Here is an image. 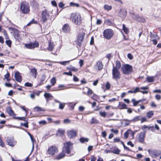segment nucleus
<instances>
[{"label": "nucleus", "mask_w": 161, "mask_h": 161, "mask_svg": "<svg viewBox=\"0 0 161 161\" xmlns=\"http://www.w3.org/2000/svg\"><path fill=\"white\" fill-rule=\"evenodd\" d=\"M73 144L70 142L69 141L64 143V146L62 148V150L65 153L69 154L73 148Z\"/></svg>", "instance_id": "1"}, {"label": "nucleus", "mask_w": 161, "mask_h": 161, "mask_svg": "<svg viewBox=\"0 0 161 161\" xmlns=\"http://www.w3.org/2000/svg\"><path fill=\"white\" fill-rule=\"evenodd\" d=\"M121 70L123 74L129 75L133 71L132 67L130 64H125L123 65Z\"/></svg>", "instance_id": "2"}, {"label": "nucleus", "mask_w": 161, "mask_h": 161, "mask_svg": "<svg viewBox=\"0 0 161 161\" xmlns=\"http://www.w3.org/2000/svg\"><path fill=\"white\" fill-rule=\"evenodd\" d=\"M85 34H86L85 32H80L78 34L77 36L75 42L77 45L80 47L81 46L82 43L83 41Z\"/></svg>", "instance_id": "3"}, {"label": "nucleus", "mask_w": 161, "mask_h": 161, "mask_svg": "<svg viewBox=\"0 0 161 161\" xmlns=\"http://www.w3.org/2000/svg\"><path fill=\"white\" fill-rule=\"evenodd\" d=\"M81 16L80 14H72L71 18L73 22L76 25H80L81 23Z\"/></svg>", "instance_id": "4"}, {"label": "nucleus", "mask_w": 161, "mask_h": 161, "mask_svg": "<svg viewBox=\"0 0 161 161\" xmlns=\"http://www.w3.org/2000/svg\"><path fill=\"white\" fill-rule=\"evenodd\" d=\"M103 34L105 38L107 40H110L113 37L114 33L112 29H107L104 31Z\"/></svg>", "instance_id": "5"}, {"label": "nucleus", "mask_w": 161, "mask_h": 161, "mask_svg": "<svg viewBox=\"0 0 161 161\" xmlns=\"http://www.w3.org/2000/svg\"><path fill=\"white\" fill-rule=\"evenodd\" d=\"M20 10L24 14L28 13L30 11L29 4L26 2H24L21 3Z\"/></svg>", "instance_id": "6"}, {"label": "nucleus", "mask_w": 161, "mask_h": 161, "mask_svg": "<svg viewBox=\"0 0 161 161\" xmlns=\"http://www.w3.org/2000/svg\"><path fill=\"white\" fill-rule=\"evenodd\" d=\"M112 78L117 80L120 79L121 75L119 70L113 69L112 70Z\"/></svg>", "instance_id": "7"}, {"label": "nucleus", "mask_w": 161, "mask_h": 161, "mask_svg": "<svg viewBox=\"0 0 161 161\" xmlns=\"http://www.w3.org/2000/svg\"><path fill=\"white\" fill-rule=\"evenodd\" d=\"M78 130H77L72 129L67 131V135L70 139L74 138L77 136Z\"/></svg>", "instance_id": "8"}, {"label": "nucleus", "mask_w": 161, "mask_h": 161, "mask_svg": "<svg viewBox=\"0 0 161 161\" xmlns=\"http://www.w3.org/2000/svg\"><path fill=\"white\" fill-rule=\"evenodd\" d=\"M41 14V18L42 21L44 23L47 21L49 17V13L47 12L46 9L42 11Z\"/></svg>", "instance_id": "9"}, {"label": "nucleus", "mask_w": 161, "mask_h": 161, "mask_svg": "<svg viewBox=\"0 0 161 161\" xmlns=\"http://www.w3.org/2000/svg\"><path fill=\"white\" fill-rule=\"evenodd\" d=\"M8 144L12 147L14 146L17 143V141L14 139V137H8L7 140Z\"/></svg>", "instance_id": "10"}, {"label": "nucleus", "mask_w": 161, "mask_h": 161, "mask_svg": "<svg viewBox=\"0 0 161 161\" xmlns=\"http://www.w3.org/2000/svg\"><path fill=\"white\" fill-rule=\"evenodd\" d=\"M56 152H58V148L56 146H52L47 150L48 153L51 155H54Z\"/></svg>", "instance_id": "11"}, {"label": "nucleus", "mask_w": 161, "mask_h": 161, "mask_svg": "<svg viewBox=\"0 0 161 161\" xmlns=\"http://www.w3.org/2000/svg\"><path fill=\"white\" fill-rule=\"evenodd\" d=\"M146 132V130H144L142 132H141L139 133L138 136L139 142L141 143H143L144 142Z\"/></svg>", "instance_id": "12"}, {"label": "nucleus", "mask_w": 161, "mask_h": 161, "mask_svg": "<svg viewBox=\"0 0 161 161\" xmlns=\"http://www.w3.org/2000/svg\"><path fill=\"white\" fill-rule=\"evenodd\" d=\"M39 46V43L38 42H35L33 43H30L28 44H25V46L29 49H33Z\"/></svg>", "instance_id": "13"}, {"label": "nucleus", "mask_w": 161, "mask_h": 161, "mask_svg": "<svg viewBox=\"0 0 161 161\" xmlns=\"http://www.w3.org/2000/svg\"><path fill=\"white\" fill-rule=\"evenodd\" d=\"M119 15L121 17H125L127 15V11L125 9H120L118 13Z\"/></svg>", "instance_id": "14"}, {"label": "nucleus", "mask_w": 161, "mask_h": 161, "mask_svg": "<svg viewBox=\"0 0 161 161\" xmlns=\"http://www.w3.org/2000/svg\"><path fill=\"white\" fill-rule=\"evenodd\" d=\"M14 77L16 80L18 82H21L22 80V77L20 73L18 72H16L14 74Z\"/></svg>", "instance_id": "15"}, {"label": "nucleus", "mask_w": 161, "mask_h": 161, "mask_svg": "<svg viewBox=\"0 0 161 161\" xmlns=\"http://www.w3.org/2000/svg\"><path fill=\"white\" fill-rule=\"evenodd\" d=\"M44 96L47 102L49 100H52L53 97V96L50 93L47 92L45 93Z\"/></svg>", "instance_id": "16"}, {"label": "nucleus", "mask_w": 161, "mask_h": 161, "mask_svg": "<svg viewBox=\"0 0 161 161\" xmlns=\"http://www.w3.org/2000/svg\"><path fill=\"white\" fill-rule=\"evenodd\" d=\"M58 87L59 88V89H56L54 90H53V91H57L60 90H63L65 89H68L70 88L71 87H68L67 86H65L64 84H60L58 85Z\"/></svg>", "instance_id": "17"}, {"label": "nucleus", "mask_w": 161, "mask_h": 161, "mask_svg": "<svg viewBox=\"0 0 161 161\" xmlns=\"http://www.w3.org/2000/svg\"><path fill=\"white\" fill-rule=\"evenodd\" d=\"M62 30L64 32H69L70 31V27L69 25L67 24H64L62 28Z\"/></svg>", "instance_id": "18"}, {"label": "nucleus", "mask_w": 161, "mask_h": 161, "mask_svg": "<svg viewBox=\"0 0 161 161\" xmlns=\"http://www.w3.org/2000/svg\"><path fill=\"white\" fill-rule=\"evenodd\" d=\"M54 47V46L53 43L49 41L48 42V47L47 49L49 51H52Z\"/></svg>", "instance_id": "19"}, {"label": "nucleus", "mask_w": 161, "mask_h": 161, "mask_svg": "<svg viewBox=\"0 0 161 161\" xmlns=\"http://www.w3.org/2000/svg\"><path fill=\"white\" fill-rule=\"evenodd\" d=\"M115 66H114V64H113V68L115 69L119 70L121 67V64L119 60H117Z\"/></svg>", "instance_id": "20"}, {"label": "nucleus", "mask_w": 161, "mask_h": 161, "mask_svg": "<svg viewBox=\"0 0 161 161\" xmlns=\"http://www.w3.org/2000/svg\"><path fill=\"white\" fill-rule=\"evenodd\" d=\"M6 110L7 113L9 114L10 116H14V112L10 107H7Z\"/></svg>", "instance_id": "21"}, {"label": "nucleus", "mask_w": 161, "mask_h": 161, "mask_svg": "<svg viewBox=\"0 0 161 161\" xmlns=\"http://www.w3.org/2000/svg\"><path fill=\"white\" fill-rule=\"evenodd\" d=\"M65 153L62 151V152H60L57 156L56 159L59 160L63 158L65 156Z\"/></svg>", "instance_id": "22"}, {"label": "nucleus", "mask_w": 161, "mask_h": 161, "mask_svg": "<svg viewBox=\"0 0 161 161\" xmlns=\"http://www.w3.org/2000/svg\"><path fill=\"white\" fill-rule=\"evenodd\" d=\"M76 103H66V104L70 108V109L71 110H73L74 107L76 105Z\"/></svg>", "instance_id": "23"}, {"label": "nucleus", "mask_w": 161, "mask_h": 161, "mask_svg": "<svg viewBox=\"0 0 161 161\" xmlns=\"http://www.w3.org/2000/svg\"><path fill=\"white\" fill-rule=\"evenodd\" d=\"M154 77H155L154 76H147L146 81H147L149 83L152 82L154 81Z\"/></svg>", "instance_id": "24"}, {"label": "nucleus", "mask_w": 161, "mask_h": 161, "mask_svg": "<svg viewBox=\"0 0 161 161\" xmlns=\"http://www.w3.org/2000/svg\"><path fill=\"white\" fill-rule=\"evenodd\" d=\"M98 70H102L103 67V64L101 61H98L97 63Z\"/></svg>", "instance_id": "25"}, {"label": "nucleus", "mask_w": 161, "mask_h": 161, "mask_svg": "<svg viewBox=\"0 0 161 161\" xmlns=\"http://www.w3.org/2000/svg\"><path fill=\"white\" fill-rule=\"evenodd\" d=\"M89 139L87 138H85L84 137H81L79 139L80 142L81 143H84L85 142H87L89 141Z\"/></svg>", "instance_id": "26"}, {"label": "nucleus", "mask_w": 161, "mask_h": 161, "mask_svg": "<svg viewBox=\"0 0 161 161\" xmlns=\"http://www.w3.org/2000/svg\"><path fill=\"white\" fill-rule=\"evenodd\" d=\"M122 30L125 34H128L129 32L128 28L126 27L124 24L122 25Z\"/></svg>", "instance_id": "27"}, {"label": "nucleus", "mask_w": 161, "mask_h": 161, "mask_svg": "<svg viewBox=\"0 0 161 161\" xmlns=\"http://www.w3.org/2000/svg\"><path fill=\"white\" fill-rule=\"evenodd\" d=\"M91 124H97L99 123V122L96 119H95L94 118H92L90 122Z\"/></svg>", "instance_id": "28"}, {"label": "nucleus", "mask_w": 161, "mask_h": 161, "mask_svg": "<svg viewBox=\"0 0 161 161\" xmlns=\"http://www.w3.org/2000/svg\"><path fill=\"white\" fill-rule=\"evenodd\" d=\"M130 14H131V16L132 18L136 21L137 20V19L139 16L138 14H136L130 12Z\"/></svg>", "instance_id": "29"}, {"label": "nucleus", "mask_w": 161, "mask_h": 161, "mask_svg": "<svg viewBox=\"0 0 161 161\" xmlns=\"http://www.w3.org/2000/svg\"><path fill=\"white\" fill-rule=\"evenodd\" d=\"M120 102H119V108L120 109H125L127 108V105L125 103H123L121 105H120Z\"/></svg>", "instance_id": "30"}, {"label": "nucleus", "mask_w": 161, "mask_h": 161, "mask_svg": "<svg viewBox=\"0 0 161 161\" xmlns=\"http://www.w3.org/2000/svg\"><path fill=\"white\" fill-rule=\"evenodd\" d=\"M28 134L30 136L31 141L32 143V150H33L34 148V139L33 136L31 135V134L28 132H27Z\"/></svg>", "instance_id": "31"}, {"label": "nucleus", "mask_w": 161, "mask_h": 161, "mask_svg": "<svg viewBox=\"0 0 161 161\" xmlns=\"http://www.w3.org/2000/svg\"><path fill=\"white\" fill-rule=\"evenodd\" d=\"M50 82L52 86H54L56 83V78L55 77H53L50 80Z\"/></svg>", "instance_id": "32"}, {"label": "nucleus", "mask_w": 161, "mask_h": 161, "mask_svg": "<svg viewBox=\"0 0 161 161\" xmlns=\"http://www.w3.org/2000/svg\"><path fill=\"white\" fill-rule=\"evenodd\" d=\"M136 21L139 22H145V20L144 18L139 16Z\"/></svg>", "instance_id": "33"}, {"label": "nucleus", "mask_w": 161, "mask_h": 161, "mask_svg": "<svg viewBox=\"0 0 161 161\" xmlns=\"http://www.w3.org/2000/svg\"><path fill=\"white\" fill-rule=\"evenodd\" d=\"M148 152L149 154L152 157H155V150H151L149 149Z\"/></svg>", "instance_id": "34"}, {"label": "nucleus", "mask_w": 161, "mask_h": 161, "mask_svg": "<svg viewBox=\"0 0 161 161\" xmlns=\"http://www.w3.org/2000/svg\"><path fill=\"white\" fill-rule=\"evenodd\" d=\"M154 77H156L157 80H161V71H159Z\"/></svg>", "instance_id": "35"}, {"label": "nucleus", "mask_w": 161, "mask_h": 161, "mask_svg": "<svg viewBox=\"0 0 161 161\" xmlns=\"http://www.w3.org/2000/svg\"><path fill=\"white\" fill-rule=\"evenodd\" d=\"M70 61H60L58 62V64L65 66L67 64V63H68V64H69Z\"/></svg>", "instance_id": "36"}, {"label": "nucleus", "mask_w": 161, "mask_h": 161, "mask_svg": "<svg viewBox=\"0 0 161 161\" xmlns=\"http://www.w3.org/2000/svg\"><path fill=\"white\" fill-rule=\"evenodd\" d=\"M105 23L108 25H113V23L109 19H107L105 21Z\"/></svg>", "instance_id": "37"}, {"label": "nucleus", "mask_w": 161, "mask_h": 161, "mask_svg": "<svg viewBox=\"0 0 161 161\" xmlns=\"http://www.w3.org/2000/svg\"><path fill=\"white\" fill-rule=\"evenodd\" d=\"M147 116L149 118H150L154 114L152 111H149L147 112Z\"/></svg>", "instance_id": "38"}, {"label": "nucleus", "mask_w": 161, "mask_h": 161, "mask_svg": "<svg viewBox=\"0 0 161 161\" xmlns=\"http://www.w3.org/2000/svg\"><path fill=\"white\" fill-rule=\"evenodd\" d=\"M161 154V151L160 150H155V157H157Z\"/></svg>", "instance_id": "39"}, {"label": "nucleus", "mask_w": 161, "mask_h": 161, "mask_svg": "<svg viewBox=\"0 0 161 161\" xmlns=\"http://www.w3.org/2000/svg\"><path fill=\"white\" fill-rule=\"evenodd\" d=\"M130 131H131V130L130 129L128 130L126 132L124 133V136L125 139H127L129 136V132Z\"/></svg>", "instance_id": "40"}, {"label": "nucleus", "mask_w": 161, "mask_h": 161, "mask_svg": "<svg viewBox=\"0 0 161 161\" xmlns=\"http://www.w3.org/2000/svg\"><path fill=\"white\" fill-rule=\"evenodd\" d=\"M69 5L71 6L75 7H78L80 6V5L79 4L73 2H70L69 3Z\"/></svg>", "instance_id": "41"}, {"label": "nucleus", "mask_w": 161, "mask_h": 161, "mask_svg": "<svg viewBox=\"0 0 161 161\" xmlns=\"http://www.w3.org/2000/svg\"><path fill=\"white\" fill-rule=\"evenodd\" d=\"M66 103H60L59 104V108L60 109H63L64 108L65 105Z\"/></svg>", "instance_id": "42"}, {"label": "nucleus", "mask_w": 161, "mask_h": 161, "mask_svg": "<svg viewBox=\"0 0 161 161\" xmlns=\"http://www.w3.org/2000/svg\"><path fill=\"white\" fill-rule=\"evenodd\" d=\"M104 8L108 11L111 10L112 8V7L111 6H109L107 4L104 5Z\"/></svg>", "instance_id": "43"}, {"label": "nucleus", "mask_w": 161, "mask_h": 161, "mask_svg": "<svg viewBox=\"0 0 161 161\" xmlns=\"http://www.w3.org/2000/svg\"><path fill=\"white\" fill-rule=\"evenodd\" d=\"M140 116H138L135 117L132 120H131V121H133L134 122H136L137 121H138L139 120H140Z\"/></svg>", "instance_id": "44"}, {"label": "nucleus", "mask_w": 161, "mask_h": 161, "mask_svg": "<svg viewBox=\"0 0 161 161\" xmlns=\"http://www.w3.org/2000/svg\"><path fill=\"white\" fill-rule=\"evenodd\" d=\"M120 142H121V143L123 145L124 148L125 149L128 151H131L130 150V149L128 147H127L126 146H125V144L124 143V142L122 141H120Z\"/></svg>", "instance_id": "45"}, {"label": "nucleus", "mask_w": 161, "mask_h": 161, "mask_svg": "<svg viewBox=\"0 0 161 161\" xmlns=\"http://www.w3.org/2000/svg\"><path fill=\"white\" fill-rule=\"evenodd\" d=\"M106 89L107 90L109 89L111 86V85L110 83L108 82H107L105 85Z\"/></svg>", "instance_id": "46"}, {"label": "nucleus", "mask_w": 161, "mask_h": 161, "mask_svg": "<svg viewBox=\"0 0 161 161\" xmlns=\"http://www.w3.org/2000/svg\"><path fill=\"white\" fill-rule=\"evenodd\" d=\"M92 99H94L95 100H97L98 99L99 97L97 95L94 94L93 96L92 97Z\"/></svg>", "instance_id": "47"}, {"label": "nucleus", "mask_w": 161, "mask_h": 161, "mask_svg": "<svg viewBox=\"0 0 161 161\" xmlns=\"http://www.w3.org/2000/svg\"><path fill=\"white\" fill-rule=\"evenodd\" d=\"M131 102L133 103V105L134 106H136L139 103H138V101H136L135 99H132Z\"/></svg>", "instance_id": "48"}, {"label": "nucleus", "mask_w": 161, "mask_h": 161, "mask_svg": "<svg viewBox=\"0 0 161 161\" xmlns=\"http://www.w3.org/2000/svg\"><path fill=\"white\" fill-rule=\"evenodd\" d=\"M35 23H37V21H35L34 19H32V20L30 21L27 24V26H30L31 24Z\"/></svg>", "instance_id": "49"}, {"label": "nucleus", "mask_w": 161, "mask_h": 161, "mask_svg": "<svg viewBox=\"0 0 161 161\" xmlns=\"http://www.w3.org/2000/svg\"><path fill=\"white\" fill-rule=\"evenodd\" d=\"M19 107L22 110L25 111L26 113V115L27 114V113L28 111V109L26 108L24 106H20Z\"/></svg>", "instance_id": "50"}, {"label": "nucleus", "mask_w": 161, "mask_h": 161, "mask_svg": "<svg viewBox=\"0 0 161 161\" xmlns=\"http://www.w3.org/2000/svg\"><path fill=\"white\" fill-rule=\"evenodd\" d=\"M9 74L8 72H7V73L5 75L4 78L6 79L7 81H9L10 79L9 78Z\"/></svg>", "instance_id": "51"}, {"label": "nucleus", "mask_w": 161, "mask_h": 161, "mask_svg": "<svg viewBox=\"0 0 161 161\" xmlns=\"http://www.w3.org/2000/svg\"><path fill=\"white\" fill-rule=\"evenodd\" d=\"M3 35L4 36L5 39H8V35L6 31L5 30H4L3 31Z\"/></svg>", "instance_id": "52"}, {"label": "nucleus", "mask_w": 161, "mask_h": 161, "mask_svg": "<svg viewBox=\"0 0 161 161\" xmlns=\"http://www.w3.org/2000/svg\"><path fill=\"white\" fill-rule=\"evenodd\" d=\"M31 72L33 74H35L34 77H36V69L35 68L32 69L31 70Z\"/></svg>", "instance_id": "53"}, {"label": "nucleus", "mask_w": 161, "mask_h": 161, "mask_svg": "<svg viewBox=\"0 0 161 161\" xmlns=\"http://www.w3.org/2000/svg\"><path fill=\"white\" fill-rule=\"evenodd\" d=\"M46 75L43 74L42 75V78L41 79V85L42 82H43L45 80Z\"/></svg>", "instance_id": "54"}, {"label": "nucleus", "mask_w": 161, "mask_h": 161, "mask_svg": "<svg viewBox=\"0 0 161 161\" xmlns=\"http://www.w3.org/2000/svg\"><path fill=\"white\" fill-rule=\"evenodd\" d=\"M99 114L100 115L103 117H105L106 116V113L105 112H100Z\"/></svg>", "instance_id": "55"}, {"label": "nucleus", "mask_w": 161, "mask_h": 161, "mask_svg": "<svg viewBox=\"0 0 161 161\" xmlns=\"http://www.w3.org/2000/svg\"><path fill=\"white\" fill-rule=\"evenodd\" d=\"M120 151V150L118 149V148H117V149H115L114 151H113L112 153L115 154H119V153Z\"/></svg>", "instance_id": "56"}, {"label": "nucleus", "mask_w": 161, "mask_h": 161, "mask_svg": "<svg viewBox=\"0 0 161 161\" xmlns=\"http://www.w3.org/2000/svg\"><path fill=\"white\" fill-rule=\"evenodd\" d=\"M64 130L60 129H58V132L60 134V135H63L64 134Z\"/></svg>", "instance_id": "57"}, {"label": "nucleus", "mask_w": 161, "mask_h": 161, "mask_svg": "<svg viewBox=\"0 0 161 161\" xmlns=\"http://www.w3.org/2000/svg\"><path fill=\"white\" fill-rule=\"evenodd\" d=\"M88 88V90L87 92V94L88 96H90L92 94V93H93V92L89 88Z\"/></svg>", "instance_id": "58"}, {"label": "nucleus", "mask_w": 161, "mask_h": 161, "mask_svg": "<svg viewBox=\"0 0 161 161\" xmlns=\"http://www.w3.org/2000/svg\"><path fill=\"white\" fill-rule=\"evenodd\" d=\"M63 74L64 75H66L70 76L72 75V73L70 71H69L68 72H64Z\"/></svg>", "instance_id": "59"}, {"label": "nucleus", "mask_w": 161, "mask_h": 161, "mask_svg": "<svg viewBox=\"0 0 161 161\" xmlns=\"http://www.w3.org/2000/svg\"><path fill=\"white\" fill-rule=\"evenodd\" d=\"M123 120L127 121V122H126L125 125V126H127L128 125H129L130 123V121L129 120L127 119H123Z\"/></svg>", "instance_id": "60"}, {"label": "nucleus", "mask_w": 161, "mask_h": 161, "mask_svg": "<svg viewBox=\"0 0 161 161\" xmlns=\"http://www.w3.org/2000/svg\"><path fill=\"white\" fill-rule=\"evenodd\" d=\"M34 111L35 112H39L40 111V108L39 107H36L34 108Z\"/></svg>", "instance_id": "61"}, {"label": "nucleus", "mask_w": 161, "mask_h": 161, "mask_svg": "<svg viewBox=\"0 0 161 161\" xmlns=\"http://www.w3.org/2000/svg\"><path fill=\"white\" fill-rule=\"evenodd\" d=\"M148 130H151L152 131L154 132L155 131V129L153 126H149Z\"/></svg>", "instance_id": "62"}, {"label": "nucleus", "mask_w": 161, "mask_h": 161, "mask_svg": "<svg viewBox=\"0 0 161 161\" xmlns=\"http://www.w3.org/2000/svg\"><path fill=\"white\" fill-rule=\"evenodd\" d=\"M121 141H120V138L118 137L115 138L114 139V142H120Z\"/></svg>", "instance_id": "63"}, {"label": "nucleus", "mask_w": 161, "mask_h": 161, "mask_svg": "<svg viewBox=\"0 0 161 161\" xmlns=\"http://www.w3.org/2000/svg\"><path fill=\"white\" fill-rule=\"evenodd\" d=\"M64 5L65 4L62 2H60L58 4L59 7L61 8H63Z\"/></svg>", "instance_id": "64"}]
</instances>
